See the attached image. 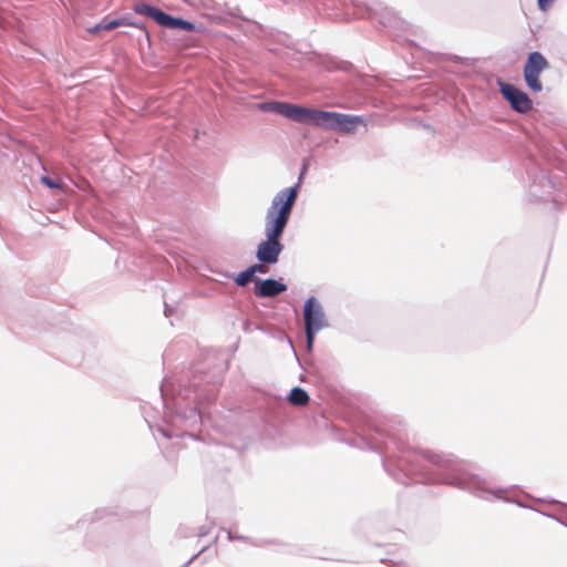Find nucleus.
I'll list each match as a JSON object with an SVG mask.
<instances>
[{"instance_id": "nucleus-1", "label": "nucleus", "mask_w": 567, "mask_h": 567, "mask_svg": "<svg viewBox=\"0 0 567 567\" xmlns=\"http://www.w3.org/2000/svg\"><path fill=\"white\" fill-rule=\"evenodd\" d=\"M371 449L382 456V465L385 472L398 483L410 485L412 483L433 484L441 483L465 489L484 501L503 499L515 503L522 508H529L548 517L551 513L527 506L516 498H505L506 488L487 487L486 482L477 475L460 470L456 461L443 453L420 452L404 446L394 434L379 427L374 429L371 437Z\"/></svg>"}, {"instance_id": "nucleus-2", "label": "nucleus", "mask_w": 567, "mask_h": 567, "mask_svg": "<svg viewBox=\"0 0 567 567\" xmlns=\"http://www.w3.org/2000/svg\"><path fill=\"white\" fill-rule=\"evenodd\" d=\"M223 383V369L206 372L195 369L188 383H169L164 379L159 385L164 406L165 425L157 431L166 439L188 436L198 440L197 434L187 432L209 417L200 406L209 405L217 399Z\"/></svg>"}, {"instance_id": "nucleus-3", "label": "nucleus", "mask_w": 567, "mask_h": 567, "mask_svg": "<svg viewBox=\"0 0 567 567\" xmlns=\"http://www.w3.org/2000/svg\"><path fill=\"white\" fill-rule=\"evenodd\" d=\"M258 107L262 112L279 114L300 124L317 126L338 133H352L359 124L364 123L361 115L318 110L285 101H265L259 103Z\"/></svg>"}, {"instance_id": "nucleus-4", "label": "nucleus", "mask_w": 567, "mask_h": 567, "mask_svg": "<svg viewBox=\"0 0 567 567\" xmlns=\"http://www.w3.org/2000/svg\"><path fill=\"white\" fill-rule=\"evenodd\" d=\"M293 192L285 199L271 202L265 216V239L256 248L255 257L261 264L276 265L285 249L281 239L292 214Z\"/></svg>"}, {"instance_id": "nucleus-5", "label": "nucleus", "mask_w": 567, "mask_h": 567, "mask_svg": "<svg viewBox=\"0 0 567 567\" xmlns=\"http://www.w3.org/2000/svg\"><path fill=\"white\" fill-rule=\"evenodd\" d=\"M550 68L547 58L538 50L527 53L523 64V79L527 89L533 93L543 91L540 74Z\"/></svg>"}, {"instance_id": "nucleus-6", "label": "nucleus", "mask_w": 567, "mask_h": 567, "mask_svg": "<svg viewBox=\"0 0 567 567\" xmlns=\"http://www.w3.org/2000/svg\"><path fill=\"white\" fill-rule=\"evenodd\" d=\"M525 169L528 177L529 195L536 199H544L546 194H550L555 189V182L537 163L529 156L525 163Z\"/></svg>"}, {"instance_id": "nucleus-7", "label": "nucleus", "mask_w": 567, "mask_h": 567, "mask_svg": "<svg viewBox=\"0 0 567 567\" xmlns=\"http://www.w3.org/2000/svg\"><path fill=\"white\" fill-rule=\"evenodd\" d=\"M497 84L499 93L513 111L519 114H526L533 109V100L523 89L502 80H498Z\"/></svg>"}, {"instance_id": "nucleus-8", "label": "nucleus", "mask_w": 567, "mask_h": 567, "mask_svg": "<svg viewBox=\"0 0 567 567\" xmlns=\"http://www.w3.org/2000/svg\"><path fill=\"white\" fill-rule=\"evenodd\" d=\"M303 321L309 333H318L329 326L322 306L315 296L308 297L303 303Z\"/></svg>"}, {"instance_id": "nucleus-9", "label": "nucleus", "mask_w": 567, "mask_h": 567, "mask_svg": "<svg viewBox=\"0 0 567 567\" xmlns=\"http://www.w3.org/2000/svg\"><path fill=\"white\" fill-rule=\"evenodd\" d=\"M364 8L368 17L370 19H377L378 23L383 27H398L400 24V19L396 13L380 0H367Z\"/></svg>"}, {"instance_id": "nucleus-10", "label": "nucleus", "mask_w": 567, "mask_h": 567, "mask_svg": "<svg viewBox=\"0 0 567 567\" xmlns=\"http://www.w3.org/2000/svg\"><path fill=\"white\" fill-rule=\"evenodd\" d=\"M288 286L285 284L282 278H265L257 279L256 287H254V293L258 298H275L280 293L287 291Z\"/></svg>"}, {"instance_id": "nucleus-11", "label": "nucleus", "mask_w": 567, "mask_h": 567, "mask_svg": "<svg viewBox=\"0 0 567 567\" xmlns=\"http://www.w3.org/2000/svg\"><path fill=\"white\" fill-rule=\"evenodd\" d=\"M159 27L168 29V30H178L186 32H196L200 29L190 20L184 19L179 16H173L168 12H165Z\"/></svg>"}, {"instance_id": "nucleus-12", "label": "nucleus", "mask_w": 567, "mask_h": 567, "mask_svg": "<svg viewBox=\"0 0 567 567\" xmlns=\"http://www.w3.org/2000/svg\"><path fill=\"white\" fill-rule=\"evenodd\" d=\"M132 11L137 16H143L152 21H154L156 24L159 25L164 14L166 11L161 9L159 7L152 4L146 1H135L132 6Z\"/></svg>"}, {"instance_id": "nucleus-13", "label": "nucleus", "mask_w": 567, "mask_h": 567, "mask_svg": "<svg viewBox=\"0 0 567 567\" xmlns=\"http://www.w3.org/2000/svg\"><path fill=\"white\" fill-rule=\"evenodd\" d=\"M285 401L295 406H305L310 401V395L303 388L296 385L291 388L290 392L286 395Z\"/></svg>"}, {"instance_id": "nucleus-14", "label": "nucleus", "mask_w": 567, "mask_h": 567, "mask_svg": "<svg viewBox=\"0 0 567 567\" xmlns=\"http://www.w3.org/2000/svg\"><path fill=\"white\" fill-rule=\"evenodd\" d=\"M117 516H118V514L114 508H97L90 515H85L83 518L79 519L78 524L79 525L84 524V523L95 524L105 518L117 517Z\"/></svg>"}, {"instance_id": "nucleus-15", "label": "nucleus", "mask_w": 567, "mask_h": 567, "mask_svg": "<svg viewBox=\"0 0 567 567\" xmlns=\"http://www.w3.org/2000/svg\"><path fill=\"white\" fill-rule=\"evenodd\" d=\"M221 529L226 532L227 539L230 540V542H233V540H243V542H246V543H248V544H250L252 546H256V547H261V546H266V545H270V544H277L276 539L251 538V537H248V536L235 534L231 530H228V529H225V528H221Z\"/></svg>"}, {"instance_id": "nucleus-16", "label": "nucleus", "mask_w": 567, "mask_h": 567, "mask_svg": "<svg viewBox=\"0 0 567 567\" xmlns=\"http://www.w3.org/2000/svg\"><path fill=\"white\" fill-rule=\"evenodd\" d=\"M307 172V164H303L301 169H300V173H299V176H298V181L295 185L292 186H289L287 188H284L281 190H279L275 197L272 198L271 202H275V200H278V197H281V199H285V197L287 196V194L290 192H293V202H292V208L295 207V204H296V200L298 198V193H299V189H300V186H301V183H302V179H303V176Z\"/></svg>"}, {"instance_id": "nucleus-17", "label": "nucleus", "mask_w": 567, "mask_h": 567, "mask_svg": "<svg viewBox=\"0 0 567 567\" xmlns=\"http://www.w3.org/2000/svg\"><path fill=\"white\" fill-rule=\"evenodd\" d=\"M223 275L226 278H231L238 287H246L249 282H252V277L247 268L238 274L224 272Z\"/></svg>"}, {"instance_id": "nucleus-18", "label": "nucleus", "mask_w": 567, "mask_h": 567, "mask_svg": "<svg viewBox=\"0 0 567 567\" xmlns=\"http://www.w3.org/2000/svg\"><path fill=\"white\" fill-rule=\"evenodd\" d=\"M40 182H41L42 185H44L45 187H48L50 189L64 190V188H65V185H64V183L61 179L52 178L49 175L41 176L40 177Z\"/></svg>"}, {"instance_id": "nucleus-19", "label": "nucleus", "mask_w": 567, "mask_h": 567, "mask_svg": "<svg viewBox=\"0 0 567 567\" xmlns=\"http://www.w3.org/2000/svg\"><path fill=\"white\" fill-rule=\"evenodd\" d=\"M265 266H268V265L261 264L260 261L257 260V262H254L247 267V270L249 271V274L252 277L254 287H256L257 279H261L260 277H257L256 275L266 272Z\"/></svg>"}, {"instance_id": "nucleus-20", "label": "nucleus", "mask_w": 567, "mask_h": 567, "mask_svg": "<svg viewBox=\"0 0 567 567\" xmlns=\"http://www.w3.org/2000/svg\"><path fill=\"white\" fill-rule=\"evenodd\" d=\"M118 27H120L118 18H115V19L103 18L102 19V28L105 31H111V30H114V29H116Z\"/></svg>"}, {"instance_id": "nucleus-21", "label": "nucleus", "mask_w": 567, "mask_h": 567, "mask_svg": "<svg viewBox=\"0 0 567 567\" xmlns=\"http://www.w3.org/2000/svg\"><path fill=\"white\" fill-rule=\"evenodd\" d=\"M176 533L181 538H188L195 536V529L186 525H179Z\"/></svg>"}, {"instance_id": "nucleus-22", "label": "nucleus", "mask_w": 567, "mask_h": 567, "mask_svg": "<svg viewBox=\"0 0 567 567\" xmlns=\"http://www.w3.org/2000/svg\"><path fill=\"white\" fill-rule=\"evenodd\" d=\"M133 28H137L141 31H143L145 41L147 42L148 45H151L152 38H151V34H150V31L147 30V27H146L145 22L140 21V20H135V24H134Z\"/></svg>"}, {"instance_id": "nucleus-23", "label": "nucleus", "mask_w": 567, "mask_h": 567, "mask_svg": "<svg viewBox=\"0 0 567 567\" xmlns=\"http://www.w3.org/2000/svg\"><path fill=\"white\" fill-rule=\"evenodd\" d=\"M225 6L227 8L228 14H230L234 18H239L245 20V18L241 16V11L238 6H230L228 2H225Z\"/></svg>"}, {"instance_id": "nucleus-24", "label": "nucleus", "mask_w": 567, "mask_h": 567, "mask_svg": "<svg viewBox=\"0 0 567 567\" xmlns=\"http://www.w3.org/2000/svg\"><path fill=\"white\" fill-rule=\"evenodd\" d=\"M555 1L556 0H536L537 8L542 12H547L553 7Z\"/></svg>"}, {"instance_id": "nucleus-25", "label": "nucleus", "mask_w": 567, "mask_h": 567, "mask_svg": "<svg viewBox=\"0 0 567 567\" xmlns=\"http://www.w3.org/2000/svg\"><path fill=\"white\" fill-rule=\"evenodd\" d=\"M120 20V27L127 25V27H134L135 19L132 17L131 13H126L122 17H118Z\"/></svg>"}, {"instance_id": "nucleus-26", "label": "nucleus", "mask_w": 567, "mask_h": 567, "mask_svg": "<svg viewBox=\"0 0 567 567\" xmlns=\"http://www.w3.org/2000/svg\"><path fill=\"white\" fill-rule=\"evenodd\" d=\"M305 336H306V348H307V351L310 352L313 349V342H315L317 333H309L308 329H305Z\"/></svg>"}, {"instance_id": "nucleus-27", "label": "nucleus", "mask_w": 567, "mask_h": 567, "mask_svg": "<svg viewBox=\"0 0 567 567\" xmlns=\"http://www.w3.org/2000/svg\"><path fill=\"white\" fill-rule=\"evenodd\" d=\"M284 404V400L279 396L269 398L267 405L269 410H275Z\"/></svg>"}, {"instance_id": "nucleus-28", "label": "nucleus", "mask_w": 567, "mask_h": 567, "mask_svg": "<svg viewBox=\"0 0 567 567\" xmlns=\"http://www.w3.org/2000/svg\"><path fill=\"white\" fill-rule=\"evenodd\" d=\"M209 546H204L199 551H197L195 555H193L187 561H185L179 567H187L189 566L194 560H196L202 554H204Z\"/></svg>"}, {"instance_id": "nucleus-29", "label": "nucleus", "mask_w": 567, "mask_h": 567, "mask_svg": "<svg viewBox=\"0 0 567 567\" xmlns=\"http://www.w3.org/2000/svg\"><path fill=\"white\" fill-rule=\"evenodd\" d=\"M212 530V526H200L197 532L199 538L206 537Z\"/></svg>"}, {"instance_id": "nucleus-30", "label": "nucleus", "mask_w": 567, "mask_h": 567, "mask_svg": "<svg viewBox=\"0 0 567 567\" xmlns=\"http://www.w3.org/2000/svg\"><path fill=\"white\" fill-rule=\"evenodd\" d=\"M102 30H104L102 28V21H100L99 23H96L95 25L87 29V31L91 33V34H97L100 33Z\"/></svg>"}, {"instance_id": "nucleus-31", "label": "nucleus", "mask_w": 567, "mask_h": 567, "mask_svg": "<svg viewBox=\"0 0 567 567\" xmlns=\"http://www.w3.org/2000/svg\"><path fill=\"white\" fill-rule=\"evenodd\" d=\"M175 311V308L173 306H169L168 303L164 302V315L166 317H169Z\"/></svg>"}, {"instance_id": "nucleus-32", "label": "nucleus", "mask_w": 567, "mask_h": 567, "mask_svg": "<svg viewBox=\"0 0 567 567\" xmlns=\"http://www.w3.org/2000/svg\"><path fill=\"white\" fill-rule=\"evenodd\" d=\"M286 338H287L288 343H289V346H290V348H291V351L293 352V355H295L296 360L298 361L299 365L301 367V362H300V359H299V357H298V353H297V351H296V349H295V347H293L292 340H291L289 337H286Z\"/></svg>"}, {"instance_id": "nucleus-33", "label": "nucleus", "mask_w": 567, "mask_h": 567, "mask_svg": "<svg viewBox=\"0 0 567 567\" xmlns=\"http://www.w3.org/2000/svg\"><path fill=\"white\" fill-rule=\"evenodd\" d=\"M351 63L350 62H347V61H343L341 62L339 65L334 66L336 69H340V70H343V71H348L350 68H351Z\"/></svg>"}, {"instance_id": "nucleus-34", "label": "nucleus", "mask_w": 567, "mask_h": 567, "mask_svg": "<svg viewBox=\"0 0 567 567\" xmlns=\"http://www.w3.org/2000/svg\"><path fill=\"white\" fill-rule=\"evenodd\" d=\"M548 503H550V504H559L564 508H567V503H563V502H559V501L554 499V498L549 499Z\"/></svg>"}, {"instance_id": "nucleus-35", "label": "nucleus", "mask_w": 567, "mask_h": 567, "mask_svg": "<svg viewBox=\"0 0 567 567\" xmlns=\"http://www.w3.org/2000/svg\"><path fill=\"white\" fill-rule=\"evenodd\" d=\"M548 518H550V519H553V520H555V522H557V523H558V520H559L560 516H558V515H556V514L551 513L550 515H548Z\"/></svg>"}, {"instance_id": "nucleus-36", "label": "nucleus", "mask_w": 567, "mask_h": 567, "mask_svg": "<svg viewBox=\"0 0 567 567\" xmlns=\"http://www.w3.org/2000/svg\"><path fill=\"white\" fill-rule=\"evenodd\" d=\"M558 524L567 527V518L560 517L559 520H558Z\"/></svg>"}, {"instance_id": "nucleus-37", "label": "nucleus", "mask_w": 567, "mask_h": 567, "mask_svg": "<svg viewBox=\"0 0 567 567\" xmlns=\"http://www.w3.org/2000/svg\"><path fill=\"white\" fill-rule=\"evenodd\" d=\"M451 60H452V61H454V62H460V61H463V58L457 56V55H453V56L451 58Z\"/></svg>"}, {"instance_id": "nucleus-38", "label": "nucleus", "mask_w": 567, "mask_h": 567, "mask_svg": "<svg viewBox=\"0 0 567 567\" xmlns=\"http://www.w3.org/2000/svg\"><path fill=\"white\" fill-rule=\"evenodd\" d=\"M217 540H218V536H216V537L213 539V542H212V543H213V544H216V543H217Z\"/></svg>"}, {"instance_id": "nucleus-39", "label": "nucleus", "mask_w": 567, "mask_h": 567, "mask_svg": "<svg viewBox=\"0 0 567 567\" xmlns=\"http://www.w3.org/2000/svg\"><path fill=\"white\" fill-rule=\"evenodd\" d=\"M244 329H245V330H247V329H248V322H246V323H245Z\"/></svg>"}, {"instance_id": "nucleus-40", "label": "nucleus", "mask_w": 567, "mask_h": 567, "mask_svg": "<svg viewBox=\"0 0 567 567\" xmlns=\"http://www.w3.org/2000/svg\"><path fill=\"white\" fill-rule=\"evenodd\" d=\"M0 27H2V18L0 17Z\"/></svg>"}]
</instances>
